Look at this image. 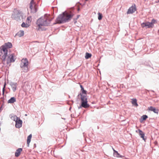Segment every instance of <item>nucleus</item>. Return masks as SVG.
I'll return each instance as SVG.
<instances>
[{"label":"nucleus","instance_id":"f3484780","mask_svg":"<svg viewBox=\"0 0 159 159\" xmlns=\"http://www.w3.org/2000/svg\"><path fill=\"white\" fill-rule=\"evenodd\" d=\"M16 101V99L15 97H11L7 101L8 103H13Z\"/></svg>","mask_w":159,"mask_h":159},{"label":"nucleus","instance_id":"c85d7f7f","mask_svg":"<svg viewBox=\"0 0 159 159\" xmlns=\"http://www.w3.org/2000/svg\"><path fill=\"white\" fill-rule=\"evenodd\" d=\"M30 142H28V141H27V144L28 147H29V146L30 143Z\"/></svg>","mask_w":159,"mask_h":159},{"label":"nucleus","instance_id":"a211bd4d","mask_svg":"<svg viewBox=\"0 0 159 159\" xmlns=\"http://www.w3.org/2000/svg\"><path fill=\"white\" fill-rule=\"evenodd\" d=\"M80 86L81 88V91L82 92V93H81V94H84V95L85 94V95L86 96L87 95V91L84 89V88L82 85L80 84Z\"/></svg>","mask_w":159,"mask_h":159},{"label":"nucleus","instance_id":"2eb2a0df","mask_svg":"<svg viewBox=\"0 0 159 159\" xmlns=\"http://www.w3.org/2000/svg\"><path fill=\"white\" fill-rule=\"evenodd\" d=\"M113 156L115 157H116L118 158H122L124 156L122 155H121L116 150H114V152H113Z\"/></svg>","mask_w":159,"mask_h":159},{"label":"nucleus","instance_id":"7c9ffc66","mask_svg":"<svg viewBox=\"0 0 159 159\" xmlns=\"http://www.w3.org/2000/svg\"><path fill=\"white\" fill-rule=\"evenodd\" d=\"M80 16V15H77V17H76V19H77L79 17V16Z\"/></svg>","mask_w":159,"mask_h":159},{"label":"nucleus","instance_id":"dca6fc26","mask_svg":"<svg viewBox=\"0 0 159 159\" xmlns=\"http://www.w3.org/2000/svg\"><path fill=\"white\" fill-rule=\"evenodd\" d=\"M22 148H19L16 150L15 153V156L16 157H18L20 154L21 152L22 151Z\"/></svg>","mask_w":159,"mask_h":159},{"label":"nucleus","instance_id":"0eeeda50","mask_svg":"<svg viewBox=\"0 0 159 159\" xmlns=\"http://www.w3.org/2000/svg\"><path fill=\"white\" fill-rule=\"evenodd\" d=\"M25 17L23 12L20 10H18L17 12L12 15V17L18 21H20L21 19H23Z\"/></svg>","mask_w":159,"mask_h":159},{"label":"nucleus","instance_id":"9d476101","mask_svg":"<svg viewBox=\"0 0 159 159\" xmlns=\"http://www.w3.org/2000/svg\"><path fill=\"white\" fill-rule=\"evenodd\" d=\"M9 84L12 89L13 92H15L17 89V87L18 85L17 84L16 82H10Z\"/></svg>","mask_w":159,"mask_h":159},{"label":"nucleus","instance_id":"72a5a7b5","mask_svg":"<svg viewBox=\"0 0 159 159\" xmlns=\"http://www.w3.org/2000/svg\"><path fill=\"white\" fill-rule=\"evenodd\" d=\"M36 147V144H34V147Z\"/></svg>","mask_w":159,"mask_h":159},{"label":"nucleus","instance_id":"cd10ccee","mask_svg":"<svg viewBox=\"0 0 159 159\" xmlns=\"http://www.w3.org/2000/svg\"><path fill=\"white\" fill-rule=\"evenodd\" d=\"M6 83L5 82L4 84V85H3V88L2 89V94L3 95H4V92H5V88L6 87Z\"/></svg>","mask_w":159,"mask_h":159},{"label":"nucleus","instance_id":"6ab92c4d","mask_svg":"<svg viewBox=\"0 0 159 159\" xmlns=\"http://www.w3.org/2000/svg\"><path fill=\"white\" fill-rule=\"evenodd\" d=\"M24 34V31L23 30H20L16 34V35L18 36L19 37H21L23 36Z\"/></svg>","mask_w":159,"mask_h":159},{"label":"nucleus","instance_id":"20e7f679","mask_svg":"<svg viewBox=\"0 0 159 159\" xmlns=\"http://www.w3.org/2000/svg\"><path fill=\"white\" fill-rule=\"evenodd\" d=\"M12 46L11 43L9 42L2 45L0 48V56H1L2 54L5 55L7 54L8 49L11 48Z\"/></svg>","mask_w":159,"mask_h":159},{"label":"nucleus","instance_id":"bb28decb","mask_svg":"<svg viewBox=\"0 0 159 159\" xmlns=\"http://www.w3.org/2000/svg\"><path fill=\"white\" fill-rule=\"evenodd\" d=\"M36 4L34 1V0H31L30 3V6H31V7H32V6H33L34 4Z\"/></svg>","mask_w":159,"mask_h":159},{"label":"nucleus","instance_id":"1a4fd4ad","mask_svg":"<svg viewBox=\"0 0 159 159\" xmlns=\"http://www.w3.org/2000/svg\"><path fill=\"white\" fill-rule=\"evenodd\" d=\"M136 10V5L134 4L128 9L126 13L127 14H132L134 13Z\"/></svg>","mask_w":159,"mask_h":159},{"label":"nucleus","instance_id":"c756f323","mask_svg":"<svg viewBox=\"0 0 159 159\" xmlns=\"http://www.w3.org/2000/svg\"><path fill=\"white\" fill-rule=\"evenodd\" d=\"M73 19L74 21V23H75L77 22V21L76 20L77 19H76V18H74Z\"/></svg>","mask_w":159,"mask_h":159},{"label":"nucleus","instance_id":"473e14b6","mask_svg":"<svg viewBox=\"0 0 159 159\" xmlns=\"http://www.w3.org/2000/svg\"><path fill=\"white\" fill-rule=\"evenodd\" d=\"M27 20H30V19H29V17H28L27 18Z\"/></svg>","mask_w":159,"mask_h":159},{"label":"nucleus","instance_id":"ea45409f","mask_svg":"<svg viewBox=\"0 0 159 159\" xmlns=\"http://www.w3.org/2000/svg\"><path fill=\"white\" fill-rule=\"evenodd\" d=\"M71 109V107H70V108H69V110H70Z\"/></svg>","mask_w":159,"mask_h":159},{"label":"nucleus","instance_id":"412c9836","mask_svg":"<svg viewBox=\"0 0 159 159\" xmlns=\"http://www.w3.org/2000/svg\"><path fill=\"white\" fill-rule=\"evenodd\" d=\"M92 56V54L91 53L86 52L85 54V58L86 59H88L89 58H90Z\"/></svg>","mask_w":159,"mask_h":159},{"label":"nucleus","instance_id":"2f4dec72","mask_svg":"<svg viewBox=\"0 0 159 159\" xmlns=\"http://www.w3.org/2000/svg\"><path fill=\"white\" fill-rule=\"evenodd\" d=\"M77 11H80V8L79 7H78V8H77Z\"/></svg>","mask_w":159,"mask_h":159},{"label":"nucleus","instance_id":"58836bf2","mask_svg":"<svg viewBox=\"0 0 159 159\" xmlns=\"http://www.w3.org/2000/svg\"><path fill=\"white\" fill-rule=\"evenodd\" d=\"M78 3H79L80 5H81V4L80 3V2H78Z\"/></svg>","mask_w":159,"mask_h":159},{"label":"nucleus","instance_id":"423d86ee","mask_svg":"<svg viewBox=\"0 0 159 159\" xmlns=\"http://www.w3.org/2000/svg\"><path fill=\"white\" fill-rule=\"evenodd\" d=\"M157 20L153 19L150 22L146 21L141 24V26L143 28L145 27L146 29L151 28L154 26V24L157 23Z\"/></svg>","mask_w":159,"mask_h":159},{"label":"nucleus","instance_id":"393cba45","mask_svg":"<svg viewBox=\"0 0 159 159\" xmlns=\"http://www.w3.org/2000/svg\"><path fill=\"white\" fill-rule=\"evenodd\" d=\"M32 134H30L27 137V141L29 142H30L31 140V139L32 138Z\"/></svg>","mask_w":159,"mask_h":159},{"label":"nucleus","instance_id":"a878e982","mask_svg":"<svg viewBox=\"0 0 159 159\" xmlns=\"http://www.w3.org/2000/svg\"><path fill=\"white\" fill-rule=\"evenodd\" d=\"M98 19L99 20H100L102 18V14L101 13H100L99 12L98 13Z\"/></svg>","mask_w":159,"mask_h":159},{"label":"nucleus","instance_id":"f257e3e1","mask_svg":"<svg viewBox=\"0 0 159 159\" xmlns=\"http://www.w3.org/2000/svg\"><path fill=\"white\" fill-rule=\"evenodd\" d=\"M74 7H72L71 11H65L58 15L55 20L54 25L58 24H61L67 23L74 16Z\"/></svg>","mask_w":159,"mask_h":159},{"label":"nucleus","instance_id":"aec40b11","mask_svg":"<svg viewBox=\"0 0 159 159\" xmlns=\"http://www.w3.org/2000/svg\"><path fill=\"white\" fill-rule=\"evenodd\" d=\"M132 103L135 106H138V104L137 103V100L136 99H132Z\"/></svg>","mask_w":159,"mask_h":159},{"label":"nucleus","instance_id":"f03ea898","mask_svg":"<svg viewBox=\"0 0 159 159\" xmlns=\"http://www.w3.org/2000/svg\"><path fill=\"white\" fill-rule=\"evenodd\" d=\"M53 18H50L49 16L45 14L44 16L39 18L36 21V24L38 27V30H45L46 29L43 28V26H47L49 25L51 21Z\"/></svg>","mask_w":159,"mask_h":159},{"label":"nucleus","instance_id":"f8f14e48","mask_svg":"<svg viewBox=\"0 0 159 159\" xmlns=\"http://www.w3.org/2000/svg\"><path fill=\"white\" fill-rule=\"evenodd\" d=\"M22 121L20 119L16 122L15 126L16 128H19L21 127L22 125Z\"/></svg>","mask_w":159,"mask_h":159},{"label":"nucleus","instance_id":"4468645a","mask_svg":"<svg viewBox=\"0 0 159 159\" xmlns=\"http://www.w3.org/2000/svg\"><path fill=\"white\" fill-rule=\"evenodd\" d=\"M138 131H139V135L140 136L141 138H142L143 139L144 141L146 140V138H144L145 134L140 129H138Z\"/></svg>","mask_w":159,"mask_h":159},{"label":"nucleus","instance_id":"7ed1b4c3","mask_svg":"<svg viewBox=\"0 0 159 159\" xmlns=\"http://www.w3.org/2000/svg\"><path fill=\"white\" fill-rule=\"evenodd\" d=\"M14 54L8 55L7 54L5 55L4 54H2V56L0 57L2 62L5 65L6 63L9 64L11 62H14L16 59L14 58Z\"/></svg>","mask_w":159,"mask_h":159},{"label":"nucleus","instance_id":"9b49d317","mask_svg":"<svg viewBox=\"0 0 159 159\" xmlns=\"http://www.w3.org/2000/svg\"><path fill=\"white\" fill-rule=\"evenodd\" d=\"M30 12L32 13H35L37 11L38 8L36 7V4H35L34 6H32L31 7V6H30Z\"/></svg>","mask_w":159,"mask_h":159},{"label":"nucleus","instance_id":"4c0bfd02","mask_svg":"<svg viewBox=\"0 0 159 159\" xmlns=\"http://www.w3.org/2000/svg\"><path fill=\"white\" fill-rule=\"evenodd\" d=\"M2 106H1V107L0 110H2Z\"/></svg>","mask_w":159,"mask_h":159},{"label":"nucleus","instance_id":"6e6552de","mask_svg":"<svg viewBox=\"0 0 159 159\" xmlns=\"http://www.w3.org/2000/svg\"><path fill=\"white\" fill-rule=\"evenodd\" d=\"M28 61L27 58H23L21 61L20 67L23 71L25 72H27L28 70Z\"/></svg>","mask_w":159,"mask_h":159},{"label":"nucleus","instance_id":"39448f33","mask_svg":"<svg viewBox=\"0 0 159 159\" xmlns=\"http://www.w3.org/2000/svg\"><path fill=\"white\" fill-rule=\"evenodd\" d=\"M80 96V99L81 105L80 107H83L84 108H87L89 107V105L88 103L87 98L86 95H83L81 93H80L78 96Z\"/></svg>","mask_w":159,"mask_h":159},{"label":"nucleus","instance_id":"b1692460","mask_svg":"<svg viewBox=\"0 0 159 159\" xmlns=\"http://www.w3.org/2000/svg\"><path fill=\"white\" fill-rule=\"evenodd\" d=\"M13 120L16 122V121H17L18 120H19L20 118L17 117L16 116H14L13 117L12 116L11 117V118L12 119H13Z\"/></svg>","mask_w":159,"mask_h":159},{"label":"nucleus","instance_id":"c9c22d12","mask_svg":"<svg viewBox=\"0 0 159 159\" xmlns=\"http://www.w3.org/2000/svg\"><path fill=\"white\" fill-rule=\"evenodd\" d=\"M81 107H80H80H78V109H80V108H81Z\"/></svg>","mask_w":159,"mask_h":159},{"label":"nucleus","instance_id":"5701e85b","mask_svg":"<svg viewBox=\"0 0 159 159\" xmlns=\"http://www.w3.org/2000/svg\"><path fill=\"white\" fill-rule=\"evenodd\" d=\"M22 27L28 28L29 26V25L27 23L23 22L21 25Z\"/></svg>","mask_w":159,"mask_h":159},{"label":"nucleus","instance_id":"e433bc0d","mask_svg":"<svg viewBox=\"0 0 159 159\" xmlns=\"http://www.w3.org/2000/svg\"><path fill=\"white\" fill-rule=\"evenodd\" d=\"M147 66H149V67H151L150 65H148Z\"/></svg>","mask_w":159,"mask_h":159},{"label":"nucleus","instance_id":"f704fd0d","mask_svg":"<svg viewBox=\"0 0 159 159\" xmlns=\"http://www.w3.org/2000/svg\"><path fill=\"white\" fill-rule=\"evenodd\" d=\"M112 149L113 150V152H114V150H115L114 149V148H113V147H112Z\"/></svg>","mask_w":159,"mask_h":159},{"label":"nucleus","instance_id":"ddd939ff","mask_svg":"<svg viewBox=\"0 0 159 159\" xmlns=\"http://www.w3.org/2000/svg\"><path fill=\"white\" fill-rule=\"evenodd\" d=\"M148 110L149 111H153L155 113L158 114V113L159 110L152 106H150L148 107Z\"/></svg>","mask_w":159,"mask_h":159},{"label":"nucleus","instance_id":"4be33fe9","mask_svg":"<svg viewBox=\"0 0 159 159\" xmlns=\"http://www.w3.org/2000/svg\"><path fill=\"white\" fill-rule=\"evenodd\" d=\"M148 118V116L146 115H143L141 117V119L140 121H143V120H146V119Z\"/></svg>","mask_w":159,"mask_h":159}]
</instances>
